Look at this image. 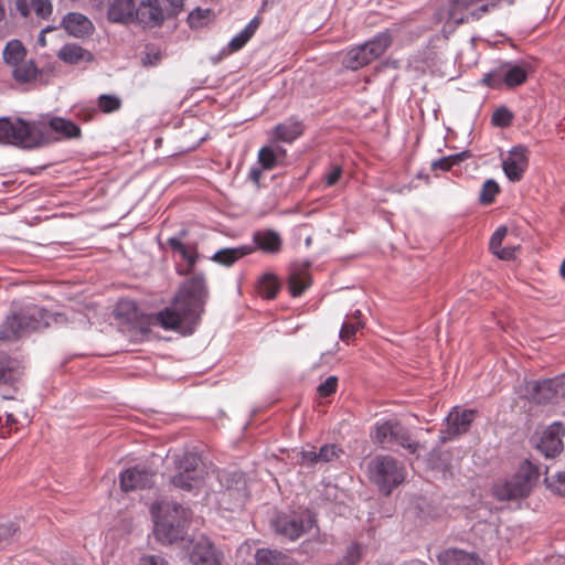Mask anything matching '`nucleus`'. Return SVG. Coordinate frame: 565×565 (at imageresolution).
I'll return each mask as SVG.
<instances>
[{
    "mask_svg": "<svg viewBox=\"0 0 565 565\" xmlns=\"http://www.w3.org/2000/svg\"><path fill=\"white\" fill-rule=\"evenodd\" d=\"M204 294V276L194 275L183 285L171 306L156 315L157 324L166 330H177L183 322L195 321L202 309Z\"/></svg>",
    "mask_w": 565,
    "mask_h": 565,
    "instance_id": "nucleus-1",
    "label": "nucleus"
},
{
    "mask_svg": "<svg viewBox=\"0 0 565 565\" xmlns=\"http://www.w3.org/2000/svg\"><path fill=\"white\" fill-rule=\"evenodd\" d=\"M156 537L166 544L182 540L191 513L177 502H161L151 505Z\"/></svg>",
    "mask_w": 565,
    "mask_h": 565,
    "instance_id": "nucleus-2",
    "label": "nucleus"
},
{
    "mask_svg": "<svg viewBox=\"0 0 565 565\" xmlns=\"http://www.w3.org/2000/svg\"><path fill=\"white\" fill-rule=\"evenodd\" d=\"M51 315L35 305L13 309L0 327V342L15 341L31 331L50 326Z\"/></svg>",
    "mask_w": 565,
    "mask_h": 565,
    "instance_id": "nucleus-3",
    "label": "nucleus"
},
{
    "mask_svg": "<svg viewBox=\"0 0 565 565\" xmlns=\"http://www.w3.org/2000/svg\"><path fill=\"white\" fill-rule=\"evenodd\" d=\"M49 142L50 138L36 125L21 118H0V143L31 149Z\"/></svg>",
    "mask_w": 565,
    "mask_h": 565,
    "instance_id": "nucleus-4",
    "label": "nucleus"
},
{
    "mask_svg": "<svg viewBox=\"0 0 565 565\" xmlns=\"http://www.w3.org/2000/svg\"><path fill=\"white\" fill-rule=\"evenodd\" d=\"M492 7V0H445L436 15L439 21L455 26L470 19H480L483 14L489 13Z\"/></svg>",
    "mask_w": 565,
    "mask_h": 565,
    "instance_id": "nucleus-5",
    "label": "nucleus"
},
{
    "mask_svg": "<svg viewBox=\"0 0 565 565\" xmlns=\"http://www.w3.org/2000/svg\"><path fill=\"white\" fill-rule=\"evenodd\" d=\"M370 478L385 495L399 486L406 477V471L395 458L376 456L369 465Z\"/></svg>",
    "mask_w": 565,
    "mask_h": 565,
    "instance_id": "nucleus-6",
    "label": "nucleus"
},
{
    "mask_svg": "<svg viewBox=\"0 0 565 565\" xmlns=\"http://www.w3.org/2000/svg\"><path fill=\"white\" fill-rule=\"evenodd\" d=\"M539 468L525 460L516 473L497 488V500L518 501L526 498L539 478Z\"/></svg>",
    "mask_w": 565,
    "mask_h": 565,
    "instance_id": "nucleus-7",
    "label": "nucleus"
},
{
    "mask_svg": "<svg viewBox=\"0 0 565 565\" xmlns=\"http://www.w3.org/2000/svg\"><path fill=\"white\" fill-rule=\"evenodd\" d=\"M177 469L178 472L171 478V483L185 491L199 489L207 476L201 458L192 452L184 454L177 461Z\"/></svg>",
    "mask_w": 565,
    "mask_h": 565,
    "instance_id": "nucleus-8",
    "label": "nucleus"
},
{
    "mask_svg": "<svg viewBox=\"0 0 565 565\" xmlns=\"http://www.w3.org/2000/svg\"><path fill=\"white\" fill-rule=\"evenodd\" d=\"M392 42L388 30L377 34L366 43L351 49L343 61L345 67L358 70L380 57Z\"/></svg>",
    "mask_w": 565,
    "mask_h": 565,
    "instance_id": "nucleus-9",
    "label": "nucleus"
},
{
    "mask_svg": "<svg viewBox=\"0 0 565 565\" xmlns=\"http://www.w3.org/2000/svg\"><path fill=\"white\" fill-rule=\"evenodd\" d=\"M373 438L383 447L398 445L411 454H416L419 448V444L411 439L408 430L397 420L376 423Z\"/></svg>",
    "mask_w": 565,
    "mask_h": 565,
    "instance_id": "nucleus-10",
    "label": "nucleus"
},
{
    "mask_svg": "<svg viewBox=\"0 0 565 565\" xmlns=\"http://www.w3.org/2000/svg\"><path fill=\"white\" fill-rule=\"evenodd\" d=\"M315 526V519L310 513L280 514L273 521V527L277 534L296 541Z\"/></svg>",
    "mask_w": 565,
    "mask_h": 565,
    "instance_id": "nucleus-11",
    "label": "nucleus"
},
{
    "mask_svg": "<svg viewBox=\"0 0 565 565\" xmlns=\"http://www.w3.org/2000/svg\"><path fill=\"white\" fill-rule=\"evenodd\" d=\"M217 479L225 490L222 493L220 501L225 504L226 497L233 499V504L225 507L226 510H235L244 504L247 498V487L244 473L239 471H221L217 473Z\"/></svg>",
    "mask_w": 565,
    "mask_h": 565,
    "instance_id": "nucleus-12",
    "label": "nucleus"
},
{
    "mask_svg": "<svg viewBox=\"0 0 565 565\" xmlns=\"http://www.w3.org/2000/svg\"><path fill=\"white\" fill-rule=\"evenodd\" d=\"M475 419V411L454 407L445 418L440 429L439 441L441 444L451 441L466 434Z\"/></svg>",
    "mask_w": 565,
    "mask_h": 565,
    "instance_id": "nucleus-13",
    "label": "nucleus"
},
{
    "mask_svg": "<svg viewBox=\"0 0 565 565\" xmlns=\"http://www.w3.org/2000/svg\"><path fill=\"white\" fill-rule=\"evenodd\" d=\"M501 167L510 182H520L530 163V151L523 145L512 147L505 154H501Z\"/></svg>",
    "mask_w": 565,
    "mask_h": 565,
    "instance_id": "nucleus-14",
    "label": "nucleus"
},
{
    "mask_svg": "<svg viewBox=\"0 0 565 565\" xmlns=\"http://www.w3.org/2000/svg\"><path fill=\"white\" fill-rule=\"evenodd\" d=\"M527 390L536 403H557L565 397V375L532 382Z\"/></svg>",
    "mask_w": 565,
    "mask_h": 565,
    "instance_id": "nucleus-15",
    "label": "nucleus"
},
{
    "mask_svg": "<svg viewBox=\"0 0 565 565\" xmlns=\"http://www.w3.org/2000/svg\"><path fill=\"white\" fill-rule=\"evenodd\" d=\"M166 20V13L160 0H137L135 24L143 29L160 26Z\"/></svg>",
    "mask_w": 565,
    "mask_h": 565,
    "instance_id": "nucleus-16",
    "label": "nucleus"
},
{
    "mask_svg": "<svg viewBox=\"0 0 565 565\" xmlns=\"http://www.w3.org/2000/svg\"><path fill=\"white\" fill-rule=\"evenodd\" d=\"M565 428L562 423L555 422L550 425L542 434L537 444V449L546 457L554 458L562 452L564 445L562 437Z\"/></svg>",
    "mask_w": 565,
    "mask_h": 565,
    "instance_id": "nucleus-17",
    "label": "nucleus"
},
{
    "mask_svg": "<svg viewBox=\"0 0 565 565\" xmlns=\"http://www.w3.org/2000/svg\"><path fill=\"white\" fill-rule=\"evenodd\" d=\"M154 473L145 467H134L120 475V487L124 491L151 488Z\"/></svg>",
    "mask_w": 565,
    "mask_h": 565,
    "instance_id": "nucleus-18",
    "label": "nucleus"
},
{
    "mask_svg": "<svg viewBox=\"0 0 565 565\" xmlns=\"http://www.w3.org/2000/svg\"><path fill=\"white\" fill-rule=\"evenodd\" d=\"M193 565H221V556L214 545L205 537L199 539L190 554Z\"/></svg>",
    "mask_w": 565,
    "mask_h": 565,
    "instance_id": "nucleus-19",
    "label": "nucleus"
},
{
    "mask_svg": "<svg viewBox=\"0 0 565 565\" xmlns=\"http://www.w3.org/2000/svg\"><path fill=\"white\" fill-rule=\"evenodd\" d=\"M303 124L295 117H290L277 124L270 131L273 141L294 142L303 134Z\"/></svg>",
    "mask_w": 565,
    "mask_h": 565,
    "instance_id": "nucleus-20",
    "label": "nucleus"
},
{
    "mask_svg": "<svg viewBox=\"0 0 565 565\" xmlns=\"http://www.w3.org/2000/svg\"><path fill=\"white\" fill-rule=\"evenodd\" d=\"M137 0H113L108 7L109 21L121 24H135Z\"/></svg>",
    "mask_w": 565,
    "mask_h": 565,
    "instance_id": "nucleus-21",
    "label": "nucleus"
},
{
    "mask_svg": "<svg viewBox=\"0 0 565 565\" xmlns=\"http://www.w3.org/2000/svg\"><path fill=\"white\" fill-rule=\"evenodd\" d=\"M501 79L497 81V88L502 86L507 88H514L523 85L529 76V68L526 65L519 64H503L501 65Z\"/></svg>",
    "mask_w": 565,
    "mask_h": 565,
    "instance_id": "nucleus-22",
    "label": "nucleus"
},
{
    "mask_svg": "<svg viewBox=\"0 0 565 565\" xmlns=\"http://www.w3.org/2000/svg\"><path fill=\"white\" fill-rule=\"evenodd\" d=\"M439 565H484L472 552L459 548H447L438 555Z\"/></svg>",
    "mask_w": 565,
    "mask_h": 565,
    "instance_id": "nucleus-23",
    "label": "nucleus"
},
{
    "mask_svg": "<svg viewBox=\"0 0 565 565\" xmlns=\"http://www.w3.org/2000/svg\"><path fill=\"white\" fill-rule=\"evenodd\" d=\"M309 263L294 264L289 275L288 287L294 297H298L311 285L308 273Z\"/></svg>",
    "mask_w": 565,
    "mask_h": 565,
    "instance_id": "nucleus-24",
    "label": "nucleus"
},
{
    "mask_svg": "<svg viewBox=\"0 0 565 565\" xmlns=\"http://www.w3.org/2000/svg\"><path fill=\"white\" fill-rule=\"evenodd\" d=\"M62 26L75 38L88 35L94 29L90 20L78 12L66 14L62 20Z\"/></svg>",
    "mask_w": 565,
    "mask_h": 565,
    "instance_id": "nucleus-25",
    "label": "nucleus"
},
{
    "mask_svg": "<svg viewBox=\"0 0 565 565\" xmlns=\"http://www.w3.org/2000/svg\"><path fill=\"white\" fill-rule=\"evenodd\" d=\"M57 57L70 65L89 63L94 60V55L88 50L75 43L63 45L57 52Z\"/></svg>",
    "mask_w": 565,
    "mask_h": 565,
    "instance_id": "nucleus-26",
    "label": "nucleus"
},
{
    "mask_svg": "<svg viewBox=\"0 0 565 565\" xmlns=\"http://www.w3.org/2000/svg\"><path fill=\"white\" fill-rule=\"evenodd\" d=\"M254 250L255 247L253 245L222 248L217 250L211 259L220 265L228 267L244 256L252 254Z\"/></svg>",
    "mask_w": 565,
    "mask_h": 565,
    "instance_id": "nucleus-27",
    "label": "nucleus"
},
{
    "mask_svg": "<svg viewBox=\"0 0 565 565\" xmlns=\"http://www.w3.org/2000/svg\"><path fill=\"white\" fill-rule=\"evenodd\" d=\"M255 249L259 248L265 253L276 254L281 248V238L279 234L273 230L258 231L254 233Z\"/></svg>",
    "mask_w": 565,
    "mask_h": 565,
    "instance_id": "nucleus-28",
    "label": "nucleus"
},
{
    "mask_svg": "<svg viewBox=\"0 0 565 565\" xmlns=\"http://www.w3.org/2000/svg\"><path fill=\"white\" fill-rule=\"evenodd\" d=\"M256 565H298L289 555L270 548H259L255 554Z\"/></svg>",
    "mask_w": 565,
    "mask_h": 565,
    "instance_id": "nucleus-29",
    "label": "nucleus"
},
{
    "mask_svg": "<svg viewBox=\"0 0 565 565\" xmlns=\"http://www.w3.org/2000/svg\"><path fill=\"white\" fill-rule=\"evenodd\" d=\"M21 375L19 362L6 353H0V383L14 382Z\"/></svg>",
    "mask_w": 565,
    "mask_h": 565,
    "instance_id": "nucleus-30",
    "label": "nucleus"
},
{
    "mask_svg": "<svg viewBox=\"0 0 565 565\" xmlns=\"http://www.w3.org/2000/svg\"><path fill=\"white\" fill-rule=\"evenodd\" d=\"M49 127L56 134L61 135L62 138L73 139L81 136V129L73 121L62 118L54 117L49 121Z\"/></svg>",
    "mask_w": 565,
    "mask_h": 565,
    "instance_id": "nucleus-31",
    "label": "nucleus"
},
{
    "mask_svg": "<svg viewBox=\"0 0 565 565\" xmlns=\"http://www.w3.org/2000/svg\"><path fill=\"white\" fill-rule=\"evenodd\" d=\"M25 56L26 50L19 40L9 41L2 52L4 63L11 67L23 62Z\"/></svg>",
    "mask_w": 565,
    "mask_h": 565,
    "instance_id": "nucleus-32",
    "label": "nucleus"
},
{
    "mask_svg": "<svg viewBox=\"0 0 565 565\" xmlns=\"http://www.w3.org/2000/svg\"><path fill=\"white\" fill-rule=\"evenodd\" d=\"M36 67L33 61H23L12 66V76L18 83H28L35 78Z\"/></svg>",
    "mask_w": 565,
    "mask_h": 565,
    "instance_id": "nucleus-33",
    "label": "nucleus"
},
{
    "mask_svg": "<svg viewBox=\"0 0 565 565\" xmlns=\"http://www.w3.org/2000/svg\"><path fill=\"white\" fill-rule=\"evenodd\" d=\"M363 327V322L361 320V312L359 310L350 317L347 321L343 322L340 330V339L342 341L349 342L356 333V331Z\"/></svg>",
    "mask_w": 565,
    "mask_h": 565,
    "instance_id": "nucleus-34",
    "label": "nucleus"
},
{
    "mask_svg": "<svg viewBox=\"0 0 565 565\" xmlns=\"http://www.w3.org/2000/svg\"><path fill=\"white\" fill-rule=\"evenodd\" d=\"M258 162L265 170H271L279 164L278 153L271 146H265L258 151Z\"/></svg>",
    "mask_w": 565,
    "mask_h": 565,
    "instance_id": "nucleus-35",
    "label": "nucleus"
},
{
    "mask_svg": "<svg viewBox=\"0 0 565 565\" xmlns=\"http://www.w3.org/2000/svg\"><path fill=\"white\" fill-rule=\"evenodd\" d=\"M259 294L267 298L273 299L279 290V282L274 275H265L259 281Z\"/></svg>",
    "mask_w": 565,
    "mask_h": 565,
    "instance_id": "nucleus-36",
    "label": "nucleus"
},
{
    "mask_svg": "<svg viewBox=\"0 0 565 565\" xmlns=\"http://www.w3.org/2000/svg\"><path fill=\"white\" fill-rule=\"evenodd\" d=\"M467 157V152L462 151L459 153H455L448 157H443L438 160H434L431 162V170H443L447 171L450 170L454 166L458 164L463 160V158Z\"/></svg>",
    "mask_w": 565,
    "mask_h": 565,
    "instance_id": "nucleus-37",
    "label": "nucleus"
},
{
    "mask_svg": "<svg viewBox=\"0 0 565 565\" xmlns=\"http://www.w3.org/2000/svg\"><path fill=\"white\" fill-rule=\"evenodd\" d=\"M362 557V546L359 543H351L343 557L334 565H358Z\"/></svg>",
    "mask_w": 565,
    "mask_h": 565,
    "instance_id": "nucleus-38",
    "label": "nucleus"
},
{
    "mask_svg": "<svg viewBox=\"0 0 565 565\" xmlns=\"http://www.w3.org/2000/svg\"><path fill=\"white\" fill-rule=\"evenodd\" d=\"M97 103L99 109L105 114L117 111L121 107V99L118 96L110 94L100 95Z\"/></svg>",
    "mask_w": 565,
    "mask_h": 565,
    "instance_id": "nucleus-39",
    "label": "nucleus"
},
{
    "mask_svg": "<svg viewBox=\"0 0 565 565\" xmlns=\"http://www.w3.org/2000/svg\"><path fill=\"white\" fill-rule=\"evenodd\" d=\"M545 483L552 492L565 497V471L558 472L555 476H547Z\"/></svg>",
    "mask_w": 565,
    "mask_h": 565,
    "instance_id": "nucleus-40",
    "label": "nucleus"
},
{
    "mask_svg": "<svg viewBox=\"0 0 565 565\" xmlns=\"http://www.w3.org/2000/svg\"><path fill=\"white\" fill-rule=\"evenodd\" d=\"M211 14L210 9L196 8L192 10L188 17V22L191 28H200L209 20Z\"/></svg>",
    "mask_w": 565,
    "mask_h": 565,
    "instance_id": "nucleus-41",
    "label": "nucleus"
},
{
    "mask_svg": "<svg viewBox=\"0 0 565 565\" xmlns=\"http://www.w3.org/2000/svg\"><path fill=\"white\" fill-rule=\"evenodd\" d=\"M18 527L14 524H0V550L10 545L17 536Z\"/></svg>",
    "mask_w": 565,
    "mask_h": 565,
    "instance_id": "nucleus-42",
    "label": "nucleus"
},
{
    "mask_svg": "<svg viewBox=\"0 0 565 565\" xmlns=\"http://www.w3.org/2000/svg\"><path fill=\"white\" fill-rule=\"evenodd\" d=\"M520 252V244H512L502 246V244L497 248V258L502 260H515L518 257V253Z\"/></svg>",
    "mask_w": 565,
    "mask_h": 565,
    "instance_id": "nucleus-43",
    "label": "nucleus"
},
{
    "mask_svg": "<svg viewBox=\"0 0 565 565\" xmlns=\"http://www.w3.org/2000/svg\"><path fill=\"white\" fill-rule=\"evenodd\" d=\"M341 450L333 444L322 446L318 451L320 462H330L339 458Z\"/></svg>",
    "mask_w": 565,
    "mask_h": 565,
    "instance_id": "nucleus-44",
    "label": "nucleus"
},
{
    "mask_svg": "<svg viewBox=\"0 0 565 565\" xmlns=\"http://www.w3.org/2000/svg\"><path fill=\"white\" fill-rule=\"evenodd\" d=\"M514 114L507 106L497 107V127L505 128L512 125Z\"/></svg>",
    "mask_w": 565,
    "mask_h": 565,
    "instance_id": "nucleus-45",
    "label": "nucleus"
},
{
    "mask_svg": "<svg viewBox=\"0 0 565 565\" xmlns=\"http://www.w3.org/2000/svg\"><path fill=\"white\" fill-rule=\"evenodd\" d=\"M479 201L481 204H490L494 201V179H488L483 183Z\"/></svg>",
    "mask_w": 565,
    "mask_h": 565,
    "instance_id": "nucleus-46",
    "label": "nucleus"
},
{
    "mask_svg": "<svg viewBox=\"0 0 565 565\" xmlns=\"http://www.w3.org/2000/svg\"><path fill=\"white\" fill-rule=\"evenodd\" d=\"M32 7L36 15L46 19L52 14L53 6L50 0H32Z\"/></svg>",
    "mask_w": 565,
    "mask_h": 565,
    "instance_id": "nucleus-47",
    "label": "nucleus"
},
{
    "mask_svg": "<svg viewBox=\"0 0 565 565\" xmlns=\"http://www.w3.org/2000/svg\"><path fill=\"white\" fill-rule=\"evenodd\" d=\"M338 379L335 376H329L324 382L318 386V393L321 397H327L333 394L337 390Z\"/></svg>",
    "mask_w": 565,
    "mask_h": 565,
    "instance_id": "nucleus-48",
    "label": "nucleus"
},
{
    "mask_svg": "<svg viewBox=\"0 0 565 565\" xmlns=\"http://www.w3.org/2000/svg\"><path fill=\"white\" fill-rule=\"evenodd\" d=\"M342 175V168L340 166H331L324 175L326 185L333 186L338 183Z\"/></svg>",
    "mask_w": 565,
    "mask_h": 565,
    "instance_id": "nucleus-49",
    "label": "nucleus"
},
{
    "mask_svg": "<svg viewBox=\"0 0 565 565\" xmlns=\"http://www.w3.org/2000/svg\"><path fill=\"white\" fill-rule=\"evenodd\" d=\"M250 36L247 34V32L242 30L236 36H234L230 41L228 46L233 52L238 51L248 42Z\"/></svg>",
    "mask_w": 565,
    "mask_h": 565,
    "instance_id": "nucleus-50",
    "label": "nucleus"
},
{
    "mask_svg": "<svg viewBox=\"0 0 565 565\" xmlns=\"http://www.w3.org/2000/svg\"><path fill=\"white\" fill-rule=\"evenodd\" d=\"M300 456H301V463L307 467H311V466L320 462L319 457H318V451H316L315 449L303 450V451H301Z\"/></svg>",
    "mask_w": 565,
    "mask_h": 565,
    "instance_id": "nucleus-51",
    "label": "nucleus"
},
{
    "mask_svg": "<svg viewBox=\"0 0 565 565\" xmlns=\"http://www.w3.org/2000/svg\"><path fill=\"white\" fill-rule=\"evenodd\" d=\"M179 254L182 256L184 260H186L190 267L194 266V264L196 263L198 253L194 247H189L184 245L183 249H181Z\"/></svg>",
    "mask_w": 565,
    "mask_h": 565,
    "instance_id": "nucleus-52",
    "label": "nucleus"
},
{
    "mask_svg": "<svg viewBox=\"0 0 565 565\" xmlns=\"http://www.w3.org/2000/svg\"><path fill=\"white\" fill-rule=\"evenodd\" d=\"M138 565H169L161 555H146L140 558Z\"/></svg>",
    "mask_w": 565,
    "mask_h": 565,
    "instance_id": "nucleus-53",
    "label": "nucleus"
},
{
    "mask_svg": "<svg viewBox=\"0 0 565 565\" xmlns=\"http://www.w3.org/2000/svg\"><path fill=\"white\" fill-rule=\"evenodd\" d=\"M259 24L260 20L256 17L249 21V23L245 26L244 31L247 32V34L252 38L256 30L258 29Z\"/></svg>",
    "mask_w": 565,
    "mask_h": 565,
    "instance_id": "nucleus-54",
    "label": "nucleus"
},
{
    "mask_svg": "<svg viewBox=\"0 0 565 565\" xmlns=\"http://www.w3.org/2000/svg\"><path fill=\"white\" fill-rule=\"evenodd\" d=\"M161 58L160 52L156 53H147L146 57L142 60L145 65H153Z\"/></svg>",
    "mask_w": 565,
    "mask_h": 565,
    "instance_id": "nucleus-55",
    "label": "nucleus"
},
{
    "mask_svg": "<svg viewBox=\"0 0 565 565\" xmlns=\"http://www.w3.org/2000/svg\"><path fill=\"white\" fill-rule=\"evenodd\" d=\"M168 245L173 252L179 253L181 249H183L184 244L177 237H170L168 239Z\"/></svg>",
    "mask_w": 565,
    "mask_h": 565,
    "instance_id": "nucleus-56",
    "label": "nucleus"
},
{
    "mask_svg": "<svg viewBox=\"0 0 565 565\" xmlns=\"http://www.w3.org/2000/svg\"><path fill=\"white\" fill-rule=\"evenodd\" d=\"M15 8L23 17H28L29 14V6L25 0H17Z\"/></svg>",
    "mask_w": 565,
    "mask_h": 565,
    "instance_id": "nucleus-57",
    "label": "nucleus"
},
{
    "mask_svg": "<svg viewBox=\"0 0 565 565\" xmlns=\"http://www.w3.org/2000/svg\"><path fill=\"white\" fill-rule=\"evenodd\" d=\"M263 175V172L260 169L258 168H252L249 173H248V178L249 180H252L253 182H255L256 184L259 183V180Z\"/></svg>",
    "mask_w": 565,
    "mask_h": 565,
    "instance_id": "nucleus-58",
    "label": "nucleus"
},
{
    "mask_svg": "<svg viewBox=\"0 0 565 565\" xmlns=\"http://www.w3.org/2000/svg\"><path fill=\"white\" fill-rule=\"evenodd\" d=\"M507 232L508 228L505 226L497 228V248L502 244V239L507 235Z\"/></svg>",
    "mask_w": 565,
    "mask_h": 565,
    "instance_id": "nucleus-59",
    "label": "nucleus"
},
{
    "mask_svg": "<svg viewBox=\"0 0 565 565\" xmlns=\"http://www.w3.org/2000/svg\"><path fill=\"white\" fill-rule=\"evenodd\" d=\"M500 43H510V44L513 46V43H512L511 39H509V38H508L505 34H503V33L497 32V46H498Z\"/></svg>",
    "mask_w": 565,
    "mask_h": 565,
    "instance_id": "nucleus-60",
    "label": "nucleus"
},
{
    "mask_svg": "<svg viewBox=\"0 0 565 565\" xmlns=\"http://www.w3.org/2000/svg\"><path fill=\"white\" fill-rule=\"evenodd\" d=\"M482 82L486 83L487 85L489 86H492L494 84V73L492 71H490L489 73H487L483 78H482Z\"/></svg>",
    "mask_w": 565,
    "mask_h": 565,
    "instance_id": "nucleus-61",
    "label": "nucleus"
},
{
    "mask_svg": "<svg viewBox=\"0 0 565 565\" xmlns=\"http://www.w3.org/2000/svg\"><path fill=\"white\" fill-rule=\"evenodd\" d=\"M274 149L278 153V162L282 161L286 158V153H287L286 150L284 148H281L280 146H276V147H274Z\"/></svg>",
    "mask_w": 565,
    "mask_h": 565,
    "instance_id": "nucleus-62",
    "label": "nucleus"
},
{
    "mask_svg": "<svg viewBox=\"0 0 565 565\" xmlns=\"http://www.w3.org/2000/svg\"><path fill=\"white\" fill-rule=\"evenodd\" d=\"M168 1L170 2V4L172 7L180 8V7H182L184 0H168Z\"/></svg>",
    "mask_w": 565,
    "mask_h": 565,
    "instance_id": "nucleus-63",
    "label": "nucleus"
},
{
    "mask_svg": "<svg viewBox=\"0 0 565 565\" xmlns=\"http://www.w3.org/2000/svg\"><path fill=\"white\" fill-rule=\"evenodd\" d=\"M559 273H561V276L565 279V259L561 264Z\"/></svg>",
    "mask_w": 565,
    "mask_h": 565,
    "instance_id": "nucleus-64",
    "label": "nucleus"
}]
</instances>
